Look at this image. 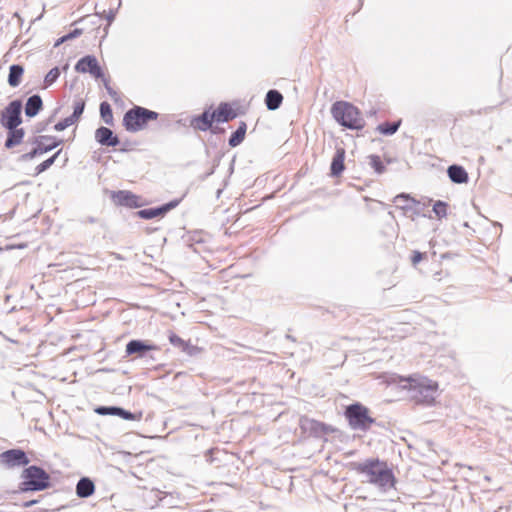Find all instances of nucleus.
<instances>
[{
    "label": "nucleus",
    "mask_w": 512,
    "mask_h": 512,
    "mask_svg": "<svg viewBox=\"0 0 512 512\" xmlns=\"http://www.w3.org/2000/svg\"><path fill=\"white\" fill-rule=\"evenodd\" d=\"M424 254L419 251H414L411 261L414 265L418 264L423 259Z\"/></svg>",
    "instance_id": "nucleus-41"
},
{
    "label": "nucleus",
    "mask_w": 512,
    "mask_h": 512,
    "mask_svg": "<svg viewBox=\"0 0 512 512\" xmlns=\"http://www.w3.org/2000/svg\"><path fill=\"white\" fill-rule=\"evenodd\" d=\"M53 138L54 137H52V136H37V137H34L32 143L35 144L36 146H38L39 144L43 143V141H50Z\"/></svg>",
    "instance_id": "nucleus-40"
},
{
    "label": "nucleus",
    "mask_w": 512,
    "mask_h": 512,
    "mask_svg": "<svg viewBox=\"0 0 512 512\" xmlns=\"http://www.w3.org/2000/svg\"><path fill=\"white\" fill-rule=\"evenodd\" d=\"M169 341L172 345L182 348V350L186 349V342L176 334H171L169 337Z\"/></svg>",
    "instance_id": "nucleus-34"
},
{
    "label": "nucleus",
    "mask_w": 512,
    "mask_h": 512,
    "mask_svg": "<svg viewBox=\"0 0 512 512\" xmlns=\"http://www.w3.org/2000/svg\"><path fill=\"white\" fill-rule=\"evenodd\" d=\"M123 410H124L123 408L117 407L115 416L121 417V415H122L121 413L123 412Z\"/></svg>",
    "instance_id": "nucleus-44"
},
{
    "label": "nucleus",
    "mask_w": 512,
    "mask_h": 512,
    "mask_svg": "<svg viewBox=\"0 0 512 512\" xmlns=\"http://www.w3.org/2000/svg\"><path fill=\"white\" fill-rule=\"evenodd\" d=\"M41 131H42V129H40V128L36 129V132H41Z\"/></svg>",
    "instance_id": "nucleus-49"
},
{
    "label": "nucleus",
    "mask_w": 512,
    "mask_h": 512,
    "mask_svg": "<svg viewBox=\"0 0 512 512\" xmlns=\"http://www.w3.org/2000/svg\"><path fill=\"white\" fill-rule=\"evenodd\" d=\"M22 102L11 101L0 114V123L4 128H16L22 123Z\"/></svg>",
    "instance_id": "nucleus-7"
},
{
    "label": "nucleus",
    "mask_w": 512,
    "mask_h": 512,
    "mask_svg": "<svg viewBox=\"0 0 512 512\" xmlns=\"http://www.w3.org/2000/svg\"><path fill=\"white\" fill-rule=\"evenodd\" d=\"M115 3H116V9H112L110 8L109 12L106 14V19L108 21V23H112L113 20L115 19V16H116V10L121 6V0H114Z\"/></svg>",
    "instance_id": "nucleus-35"
},
{
    "label": "nucleus",
    "mask_w": 512,
    "mask_h": 512,
    "mask_svg": "<svg viewBox=\"0 0 512 512\" xmlns=\"http://www.w3.org/2000/svg\"><path fill=\"white\" fill-rule=\"evenodd\" d=\"M68 127H69V126H68V124H67L66 120H65V119H63V120L59 121V122L54 126V129H55L56 131H63V130H65V129H66V128H68Z\"/></svg>",
    "instance_id": "nucleus-42"
},
{
    "label": "nucleus",
    "mask_w": 512,
    "mask_h": 512,
    "mask_svg": "<svg viewBox=\"0 0 512 512\" xmlns=\"http://www.w3.org/2000/svg\"><path fill=\"white\" fill-rule=\"evenodd\" d=\"M116 196L121 204L126 205H130L131 200L135 198V196L132 193L127 191H119Z\"/></svg>",
    "instance_id": "nucleus-32"
},
{
    "label": "nucleus",
    "mask_w": 512,
    "mask_h": 512,
    "mask_svg": "<svg viewBox=\"0 0 512 512\" xmlns=\"http://www.w3.org/2000/svg\"><path fill=\"white\" fill-rule=\"evenodd\" d=\"M60 75V70L58 67H54L52 68L45 76L44 78V83H45V86H50L52 85L59 77Z\"/></svg>",
    "instance_id": "nucleus-30"
},
{
    "label": "nucleus",
    "mask_w": 512,
    "mask_h": 512,
    "mask_svg": "<svg viewBox=\"0 0 512 512\" xmlns=\"http://www.w3.org/2000/svg\"><path fill=\"white\" fill-rule=\"evenodd\" d=\"M369 165L374 169L377 174H382L385 171V165L383 164L380 156L369 155L367 157Z\"/></svg>",
    "instance_id": "nucleus-27"
},
{
    "label": "nucleus",
    "mask_w": 512,
    "mask_h": 512,
    "mask_svg": "<svg viewBox=\"0 0 512 512\" xmlns=\"http://www.w3.org/2000/svg\"><path fill=\"white\" fill-rule=\"evenodd\" d=\"M152 350H157V347L147 341L134 339L126 344L125 352L128 356L136 355L137 357L143 358Z\"/></svg>",
    "instance_id": "nucleus-10"
},
{
    "label": "nucleus",
    "mask_w": 512,
    "mask_h": 512,
    "mask_svg": "<svg viewBox=\"0 0 512 512\" xmlns=\"http://www.w3.org/2000/svg\"><path fill=\"white\" fill-rule=\"evenodd\" d=\"M121 414H122L121 418H123L125 420H140L141 416H142V413H139L138 415H136V414H133L130 411H127L125 409L123 410V412Z\"/></svg>",
    "instance_id": "nucleus-37"
},
{
    "label": "nucleus",
    "mask_w": 512,
    "mask_h": 512,
    "mask_svg": "<svg viewBox=\"0 0 512 512\" xmlns=\"http://www.w3.org/2000/svg\"><path fill=\"white\" fill-rule=\"evenodd\" d=\"M283 101L282 94L275 89H271L266 93L265 104L268 110L274 111L278 109Z\"/></svg>",
    "instance_id": "nucleus-22"
},
{
    "label": "nucleus",
    "mask_w": 512,
    "mask_h": 512,
    "mask_svg": "<svg viewBox=\"0 0 512 512\" xmlns=\"http://www.w3.org/2000/svg\"><path fill=\"white\" fill-rule=\"evenodd\" d=\"M117 407L118 406H99L95 409V412L99 415L115 416Z\"/></svg>",
    "instance_id": "nucleus-33"
},
{
    "label": "nucleus",
    "mask_w": 512,
    "mask_h": 512,
    "mask_svg": "<svg viewBox=\"0 0 512 512\" xmlns=\"http://www.w3.org/2000/svg\"><path fill=\"white\" fill-rule=\"evenodd\" d=\"M24 73V67L19 64H13L9 67L8 84L11 87H17L21 83V78Z\"/></svg>",
    "instance_id": "nucleus-23"
},
{
    "label": "nucleus",
    "mask_w": 512,
    "mask_h": 512,
    "mask_svg": "<svg viewBox=\"0 0 512 512\" xmlns=\"http://www.w3.org/2000/svg\"><path fill=\"white\" fill-rule=\"evenodd\" d=\"M417 403L431 405L438 395V384L428 378H409L403 386Z\"/></svg>",
    "instance_id": "nucleus-4"
},
{
    "label": "nucleus",
    "mask_w": 512,
    "mask_h": 512,
    "mask_svg": "<svg viewBox=\"0 0 512 512\" xmlns=\"http://www.w3.org/2000/svg\"><path fill=\"white\" fill-rule=\"evenodd\" d=\"M82 34L81 29H74L73 31L69 32L68 34L61 37V41H67L70 39H74Z\"/></svg>",
    "instance_id": "nucleus-38"
},
{
    "label": "nucleus",
    "mask_w": 512,
    "mask_h": 512,
    "mask_svg": "<svg viewBox=\"0 0 512 512\" xmlns=\"http://www.w3.org/2000/svg\"><path fill=\"white\" fill-rule=\"evenodd\" d=\"M64 41H61V38L57 40V42L55 43V46H58L60 44H62Z\"/></svg>",
    "instance_id": "nucleus-47"
},
{
    "label": "nucleus",
    "mask_w": 512,
    "mask_h": 512,
    "mask_svg": "<svg viewBox=\"0 0 512 512\" xmlns=\"http://www.w3.org/2000/svg\"><path fill=\"white\" fill-rule=\"evenodd\" d=\"M95 491L94 482L88 477H82L76 484V495L79 498H88Z\"/></svg>",
    "instance_id": "nucleus-18"
},
{
    "label": "nucleus",
    "mask_w": 512,
    "mask_h": 512,
    "mask_svg": "<svg viewBox=\"0 0 512 512\" xmlns=\"http://www.w3.org/2000/svg\"><path fill=\"white\" fill-rule=\"evenodd\" d=\"M447 174L450 180L456 184H463L468 182V173L460 166L453 164L448 167Z\"/></svg>",
    "instance_id": "nucleus-19"
},
{
    "label": "nucleus",
    "mask_w": 512,
    "mask_h": 512,
    "mask_svg": "<svg viewBox=\"0 0 512 512\" xmlns=\"http://www.w3.org/2000/svg\"><path fill=\"white\" fill-rule=\"evenodd\" d=\"M246 130H247L246 123L243 121L240 122L238 128L231 134V136L228 140L229 145L231 147H236V146L240 145L245 138Z\"/></svg>",
    "instance_id": "nucleus-24"
},
{
    "label": "nucleus",
    "mask_w": 512,
    "mask_h": 512,
    "mask_svg": "<svg viewBox=\"0 0 512 512\" xmlns=\"http://www.w3.org/2000/svg\"><path fill=\"white\" fill-rule=\"evenodd\" d=\"M420 215L426 216L425 214H422L420 205H413L412 211H410V213L407 216H410L412 218V220H414L415 217L420 216Z\"/></svg>",
    "instance_id": "nucleus-39"
},
{
    "label": "nucleus",
    "mask_w": 512,
    "mask_h": 512,
    "mask_svg": "<svg viewBox=\"0 0 512 512\" xmlns=\"http://www.w3.org/2000/svg\"><path fill=\"white\" fill-rule=\"evenodd\" d=\"M159 114L142 106H134L125 112L123 126L126 131L136 133L144 130L150 121L158 119Z\"/></svg>",
    "instance_id": "nucleus-5"
},
{
    "label": "nucleus",
    "mask_w": 512,
    "mask_h": 512,
    "mask_svg": "<svg viewBox=\"0 0 512 512\" xmlns=\"http://www.w3.org/2000/svg\"><path fill=\"white\" fill-rule=\"evenodd\" d=\"M393 202L396 207L401 209L405 215H408L412 211L413 205H420V202L412 198L409 194L401 193L395 196Z\"/></svg>",
    "instance_id": "nucleus-16"
},
{
    "label": "nucleus",
    "mask_w": 512,
    "mask_h": 512,
    "mask_svg": "<svg viewBox=\"0 0 512 512\" xmlns=\"http://www.w3.org/2000/svg\"><path fill=\"white\" fill-rule=\"evenodd\" d=\"M344 160H345V150L342 147H338L333 156L331 166H330V173L333 177L340 176L342 174V172L344 171V169H345Z\"/></svg>",
    "instance_id": "nucleus-15"
},
{
    "label": "nucleus",
    "mask_w": 512,
    "mask_h": 512,
    "mask_svg": "<svg viewBox=\"0 0 512 512\" xmlns=\"http://www.w3.org/2000/svg\"><path fill=\"white\" fill-rule=\"evenodd\" d=\"M75 70L79 73H90L96 79L103 78L104 73L93 55H86L78 60Z\"/></svg>",
    "instance_id": "nucleus-9"
},
{
    "label": "nucleus",
    "mask_w": 512,
    "mask_h": 512,
    "mask_svg": "<svg viewBox=\"0 0 512 512\" xmlns=\"http://www.w3.org/2000/svg\"><path fill=\"white\" fill-rule=\"evenodd\" d=\"M49 142L50 143H48V144H44V142L39 144L38 146L33 148L30 152L22 155V159L23 160H31L40 154L49 152V151L53 150L54 148L58 147L62 143V140L53 138Z\"/></svg>",
    "instance_id": "nucleus-14"
},
{
    "label": "nucleus",
    "mask_w": 512,
    "mask_h": 512,
    "mask_svg": "<svg viewBox=\"0 0 512 512\" xmlns=\"http://www.w3.org/2000/svg\"><path fill=\"white\" fill-rule=\"evenodd\" d=\"M213 172H214V171H213V170H211L210 172H208V173L206 174V176H209V175L213 174Z\"/></svg>",
    "instance_id": "nucleus-48"
},
{
    "label": "nucleus",
    "mask_w": 512,
    "mask_h": 512,
    "mask_svg": "<svg viewBox=\"0 0 512 512\" xmlns=\"http://www.w3.org/2000/svg\"><path fill=\"white\" fill-rule=\"evenodd\" d=\"M100 116L106 124L113 125L112 108L110 104L106 101L100 104Z\"/></svg>",
    "instance_id": "nucleus-25"
},
{
    "label": "nucleus",
    "mask_w": 512,
    "mask_h": 512,
    "mask_svg": "<svg viewBox=\"0 0 512 512\" xmlns=\"http://www.w3.org/2000/svg\"><path fill=\"white\" fill-rule=\"evenodd\" d=\"M179 200H172L159 207H151L137 211V215L142 219H153L164 216L168 211L178 206Z\"/></svg>",
    "instance_id": "nucleus-11"
},
{
    "label": "nucleus",
    "mask_w": 512,
    "mask_h": 512,
    "mask_svg": "<svg viewBox=\"0 0 512 512\" xmlns=\"http://www.w3.org/2000/svg\"><path fill=\"white\" fill-rule=\"evenodd\" d=\"M448 204L444 201L438 200L433 204V212L438 219H442L447 216Z\"/></svg>",
    "instance_id": "nucleus-29"
},
{
    "label": "nucleus",
    "mask_w": 512,
    "mask_h": 512,
    "mask_svg": "<svg viewBox=\"0 0 512 512\" xmlns=\"http://www.w3.org/2000/svg\"><path fill=\"white\" fill-rule=\"evenodd\" d=\"M37 502H38V500H31V501L26 502V503L24 504V506H25V507H29V506H31V505H33V504L37 503Z\"/></svg>",
    "instance_id": "nucleus-45"
},
{
    "label": "nucleus",
    "mask_w": 512,
    "mask_h": 512,
    "mask_svg": "<svg viewBox=\"0 0 512 512\" xmlns=\"http://www.w3.org/2000/svg\"><path fill=\"white\" fill-rule=\"evenodd\" d=\"M0 462L7 468H15L28 465L30 459L22 449H9L0 454Z\"/></svg>",
    "instance_id": "nucleus-8"
},
{
    "label": "nucleus",
    "mask_w": 512,
    "mask_h": 512,
    "mask_svg": "<svg viewBox=\"0 0 512 512\" xmlns=\"http://www.w3.org/2000/svg\"><path fill=\"white\" fill-rule=\"evenodd\" d=\"M355 470L365 475L367 482L377 486L383 492L394 487V474L385 462L378 459H368L355 464Z\"/></svg>",
    "instance_id": "nucleus-1"
},
{
    "label": "nucleus",
    "mask_w": 512,
    "mask_h": 512,
    "mask_svg": "<svg viewBox=\"0 0 512 512\" xmlns=\"http://www.w3.org/2000/svg\"><path fill=\"white\" fill-rule=\"evenodd\" d=\"M42 106V98L38 94L30 96L25 104V115L30 118L35 117L42 109Z\"/></svg>",
    "instance_id": "nucleus-20"
},
{
    "label": "nucleus",
    "mask_w": 512,
    "mask_h": 512,
    "mask_svg": "<svg viewBox=\"0 0 512 512\" xmlns=\"http://www.w3.org/2000/svg\"><path fill=\"white\" fill-rule=\"evenodd\" d=\"M345 416L354 430L367 431L375 420L369 416V410L360 403L347 406Z\"/></svg>",
    "instance_id": "nucleus-6"
},
{
    "label": "nucleus",
    "mask_w": 512,
    "mask_h": 512,
    "mask_svg": "<svg viewBox=\"0 0 512 512\" xmlns=\"http://www.w3.org/2000/svg\"><path fill=\"white\" fill-rule=\"evenodd\" d=\"M331 114L336 122L348 129L360 130L365 125L359 109L346 101L335 102L331 107Z\"/></svg>",
    "instance_id": "nucleus-3"
},
{
    "label": "nucleus",
    "mask_w": 512,
    "mask_h": 512,
    "mask_svg": "<svg viewBox=\"0 0 512 512\" xmlns=\"http://www.w3.org/2000/svg\"><path fill=\"white\" fill-rule=\"evenodd\" d=\"M95 139L99 144L108 147H115L120 143L119 138L114 135L113 131L110 128L104 126L96 129Z\"/></svg>",
    "instance_id": "nucleus-12"
},
{
    "label": "nucleus",
    "mask_w": 512,
    "mask_h": 512,
    "mask_svg": "<svg viewBox=\"0 0 512 512\" xmlns=\"http://www.w3.org/2000/svg\"><path fill=\"white\" fill-rule=\"evenodd\" d=\"M18 490L20 492H38L51 486L50 475L41 467L31 465L23 469L20 474Z\"/></svg>",
    "instance_id": "nucleus-2"
},
{
    "label": "nucleus",
    "mask_w": 512,
    "mask_h": 512,
    "mask_svg": "<svg viewBox=\"0 0 512 512\" xmlns=\"http://www.w3.org/2000/svg\"><path fill=\"white\" fill-rule=\"evenodd\" d=\"M68 126H71L73 124H75L79 119H77L76 117H74L72 114L68 117L65 118Z\"/></svg>",
    "instance_id": "nucleus-43"
},
{
    "label": "nucleus",
    "mask_w": 512,
    "mask_h": 512,
    "mask_svg": "<svg viewBox=\"0 0 512 512\" xmlns=\"http://www.w3.org/2000/svg\"><path fill=\"white\" fill-rule=\"evenodd\" d=\"M106 88H107L108 93L110 94V96L114 97V96L116 95V92H115V91H113V90H112L110 87H108L107 85H106Z\"/></svg>",
    "instance_id": "nucleus-46"
},
{
    "label": "nucleus",
    "mask_w": 512,
    "mask_h": 512,
    "mask_svg": "<svg viewBox=\"0 0 512 512\" xmlns=\"http://www.w3.org/2000/svg\"><path fill=\"white\" fill-rule=\"evenodd\" d=\"M6 129L8 130V133L4 146L7 149H11L22 142L25 132L23 128L18 127Z\"/></svg>",
    "instance_id": "nucleus-21"
},
{
    "label": "nucleus",
    "mask_w": 512,
    "mask_h": 512,
    "mask_svg": "<svg viewBox=\"0 0 512 512\" xmlns=\"http://www.w3.org/2000/svg\"><path fill=\"white\" fill-rule=\"evenodd\" d=\"M214 121L213 114L205 110L202 114L195 116L190 121V126L195 130L207 131L212 127Z\"/></svg>",
    "instance_id": "nucleus-13"
},
{
    "label": "nucleus",
    "mask_w": 512,
    "mask_h": 512,
    "mask_svg": "<svg viewBox=\"0 0 512 512\" xmlns=\"http://www.w3.org/2000/svg\"><path fill=\"white\" fill-rule=\"evenodd\" d=\"M121 414H122L121 418H123L125 420H140L141 416H142V413H139L138 415H136V414H133L130 411H127L125 409L123 410V412Z\"/></svg>",
    "instance_id": "nucleus-36"
},
{
    "label": "nucleus",
    "mask_w": 512,
    "mask_h": 512,
    "mask_svg": "<svg viewBox=\"0 0 512 512\" xmlns=\"http://www.w3.org/2000/svg\"><path fill=\"white\" fill-rule=\"evenodd\" d=\"M84 109H85V101L82 99H79L74 103L72 115L74 117H76L77 119H80L81 115L84 112Z\"/></svg>",
    "instance_id": "nucleus-31"
},
{
    "label": "nucleus",
    "mask_w": 512,
    "mask_h": 512,
    "mask_svg": "<svg viewBox=\"0 0 512 512\" xmlns=\"http://www.w3.org/2000/svg\"><path fill=\"white\" fill-rule=\"evenodd\" d=\"M60 153H61V150H58L53 156H51L50 158H48L45 161H43L42 163H40L36 167V174H40V173L46 171L47 169H49L55 163V161L58 158V156L60 155Z\"/></svg>",
    "instance_id": "nucleus-28"
},
{
    "label": "nucleus",
    "mask_w": 512,
    "mask_h": 512,
    "mask_svg": "<svg viewBox=\"0 0 512 512\" xmlns=\"http://www.w3.org/2000/svg\"><path fill=\"white\" fill-rule=\"evenodd\" d=\"M214 121L228 122L234 119L237 115L228 103H220L215 111L212 112Z\"/></svg>",
    "instance_id": "nucleus-17"
},
{
    "label": "nucleus",
    "mask_w": 512,
    "mask_h": 512,
    "mask_svg": "<svg viewBox=\"0 0 512 512\" xmlns=\"http://www.w3.org/2000/svg\"><path fill=\"white\" fill-rule=\"evenodd\" d=\"M400 127V121L398 122H385L378 125L377 130L383 135H393L397 132Z\"/></svg>",
    "instance_id": "nucleus-26"
}]
</instances>
